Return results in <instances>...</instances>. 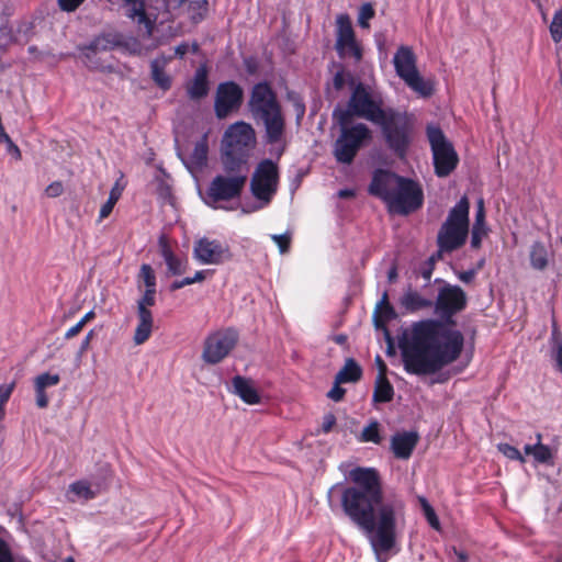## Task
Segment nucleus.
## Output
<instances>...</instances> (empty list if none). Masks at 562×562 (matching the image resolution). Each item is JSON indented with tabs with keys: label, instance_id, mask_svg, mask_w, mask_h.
<instances>
[{
	"label": "nucleus",
	"instance_id": "1",
	"mask_svg": "<svg viewBox=\"0 0 562 562\" xmlns=\"http://www.w3.org/2000/svg\"><path fill=\"white\" fill-rule=\"evenodd\" d=\"M353 485L345 488V514L368 535L378 562L387 561L405 525V506L396 497H384L378 472L357 468L350 472Z\"/></svg>",
	"mask_w": 562,
	"mask_h": 562
},
{
	"label": "nucleus",
	"instance_id": "2",
	"mask_svg": "<svg viewBox=\"0 0 562 562\" xmlns=\"http://www.w3.org/2000/svg\"><path fill=\"white\" fill-rule=\"evenodd\" d=\"M463 346V334L437 319L413 323L400 344L404 369L415 375L439 372L460 357Z\"/></svg>",
	"mask_w": 562,
	"mask_h": 562
},
{
	"label": "nucleus",
	"instance_id": "3",
	"mask_svg": "<svg viewBox=\"0 0 562 562\" xmlns=\"http://www.w3.org/2000/svg\"><path fill=\"white\" fill-rule=\"evenodd\" d=\"M351 86L347 109L336 111L349 112L350 119L357 116L380 126L387 146L396 154L404 155L413 128L412 115L386 106L382 92L374 86L353 81Z\"/></svg>",
	"mask_w": 562,
	"mask_h": 562
},
{
	"label": "nucleus",
	"instance_id": "4",
	"mask_svg": "<svg viewBox=\"0 0 562 562\" xmlns=\"http://www.w3.org/2000/svg\"><path fill=\"white\" fill-rule=\"evenodd\" d=\"M369 192L384 201L391 213L401 215L415 212L424 201L417 182L382 169L374 172Z\"/></svg>",
	"mask_w": 562,
	"mask_h": 562
},
{
	"label": "nucleus",
	"instance_id": "5",
	"mask_svg": "<svg viewBox=\"0 0 562 562\" xmlns=\"http://www.w3.org/2000/svg\"><path fill=\"white\" fill-rule=\"evenodd\" d=\"M248 109L252 119L265 126L266 142L280 148L285 147V119L276 92L268 82H259L251 89Z\"/></svg>",
	"mask_w": 562,
	"mask_h": 562
},
{
	"label": "nucleus",
	"instance_id": "6",
	"mask_svg": "<svg viewBox=\"0 0 562 562\" xmlns=\"http://www.w3.org/2000/svg\"><path fill=\"white\" fill-rule=\"evenodd\" d=\"M333 116L340 128L334 143V157L338 162L349 165L358 151L371 142L372 131L364 123H353L349 112L334 111Z\"/></svg>",
	"mask_w": 562,
	"mask_h": 562
},
{
	"label": "nucleus",
	"instance_id": "7",
	"mask_svg": "<svg viewBox=\"0 0 562 562\" xmlns=\"http://www.w3.org/2000/svg\"><path fill=\"white\" fill-rule=\"evenodd\" d=\"M469 210L467 196L461 198L450 210L437 236L440 252H451L464 245L469 234Z\"/></svg>",
	"mask_w": 562,
	"mask_h": 562
},
{
	"label": "nucleus",
	"instance_id": "8",
	"mask_svg": "<svg viewBox=\"0 0 562 562\" xmlns=\"http://www.w3.org/2000/svg\"><path fill=\"white\" fill-rule=\"evenodd\" d=\"M393 64L397 76L416 93L429 97L434 91L432 83L425 80L416 67V57L408 46H400L394 55Z\"/></svg>",
	"mask_w": 562,
	"mask_h": 562
},
{
	"label": "nucleus",
	"instance_id": "9",
	"mask_svg": "<svg viewBox=\"0 0 562 562\" xmlns=\"http://www.w3.org/2000/svg\"><path fill=\"white\" fill-rule=\"evenodd\" d=\"M427 137L432 153L436 175L440 178L448 177L458 166L457 151L438 126L429 125Z\"/></svg>",
	"mask_w": 562,
	"mask_h": 562
},
{
	"label": "nucleus",
	"instance_id": "10",
	"mask_svg": "<svg viewBox=\"0 0 562 562\" xmlns=\"http://www.w3.org/2000/svg\"><path fill=\"white\" fill-rule=\"evenodd\" d=\"M279 181L278 166L270 159H265L257 166L251 181L250 190L254 196L269 203L277 192Z\"/></svg>",
	"mask_w": 562,
	"mask_h": 562
},
{
	"label": "nucleus",
	"instance_id": "11",
	"mask_svg": "<svg viewBox=\"0 0 562 562\" xmlns=\"http://www.w3.org/2000/svg\"><path fill=\"white\" fill-rule=\"evenodd\" d=\"M238 334L232 328L215 331L204 340L202 359L205 363L216 364L225 359L235 348Z\"/></svg>",
	"mask_w": 562,
	"mask_h": 562
},
{
	"label": "nucleus",
	"instance_id": "12",
	"mask_svg": "<svg viewBox=\"0 0 562 562\" xmlns=\"http://www.w3.org/2000/svg\"><path fill=\"white\" fill-rule=\"evenodd\" d=\"M435 282L442 283L437 299L434 301V311L438 316L449 319L465 308L467 294L460 286L449 284L440 279H436Z\"/></svg>",
	"mask_w": 562,
	"mask_h": 562
},
{
	"label": "nucleus",
	"instance_id": "13",
	"mask_svg": "<svg viewBox=\"0 0 562 562\" xmlns=\"http://www.w3.org/2000/svg\"><path fill=\"white\" fill-rule=\"evenodd\" d=\"M335 48L340 58H351L355 63H359L362 59V47L356 38L348 14H339L336 18Z\"/></svg>",
	"mask_w": 562,
	"mask_h": 562
},
{
	"label": "nucleus",
	"instance_id": "14",
	"mask_svg": "<svg viewBox=\"0 0 562 562\" xmlns=\"http://www.w3.org/2000/svg\"><path fill=\"white\" fill-rule=\"evenodd\" d=\"M246 182L241 177L215 176L206 190V203L216 207L218 202L238 199Z\"/></svg>",
	"mask_w": 562,
	"mask_h": 562
},
{
	"label": "nucleus",
	"instance_id": "15",
	"mask_svg": "<svg viewBox=\"0 0 562 562\" xmlns=\"http://www.w3.org/2000/svg\"><path fill=\"white\" fill-rule=\"evenodd\" d=\"M256 144V133L249 123L244 121L232 124L223 136L222 148L238 154H247Z\"/></svg>",
	"mask_w": 562,
	"mask_h": 562
},
{
	"label": "nucleus",
	"instance_id": "16",
	"mask_svg": "<svg viewBox=\"0 0 562 562\" xmlns=\"http://www.w3.org/2000/svg\"><path fill=\"white\" fill-rule=\"evenodd\" d=\"M193 256L203 265H221L231 260L233 254L227 243L203 237L195 241Z\"/></svg>",
	"mask_w": 562,
	"mask_h": 562
},
{
	"label": "nucleus",
	"instance_id": "17",
	"mask_svg": "<svg viewBox=\"0 0 562 562\" xmlns=\"http://www.w3.org/2000/svg\"><path fill=\"white\" fill-rule=\"evenodd\" d=\"M244 98V91L239 85L234 81L222 82L217 86L214 110L218 119H225L231 113L237 111Z\"/></svg>",
	"mask_w": 562,
	"mask_h": 562
},
{
	"label": "nucleus",
	"instance_id": "18",
	"mask_svg": "<svg viewBox=\"0 0 562 562\" xmlns=\"http://www.w3.org/2000/svg\"><path fill=\"white\" fill-rule=\"evenodd\" d=\"M247 154H238L222 148V167L223 176L241 177L244 181H247L249 167L247 164Z\"/></svg>",
	"mask_w": 562,
	"mask_h": 562
},
{
	"label": "nucleus",
	"instance_id": "19",
	"mask_svg": "<svg viewBox=\"0 0 562 562\" xmlns=\"http://www.w3.org/2000/svg\"><path fill=\"white\" fill-rule=\"evenodd\" d=\"M419 436L416 431H402L396 432L391 438V450L395 458L407 460L411 458Z\"/></svg>",
	"mask_w": 562,
	"mask_h": 562
},
{
	"label": "nucleus",
	"instance_id": "20",
	"mask_svg": "<svg viewBox=\"0 0 562 562\" xmlns=\"http://www.w3.org/2000/svg\"><path fill=\"white\" fill-rule=\"evenodd\" d=\"M400 305L406 313H416L434 308V301L423 296L412 286H408L400 297Z\"/></svg>",
	"mask_w": 562,
	"mask_h": 562
},
{
	"label": "nucleus",
	"instance_id": "21",
	"mask_svg": "<svg viewBox=\"0 0 562 562\" xmlns=\"http://www.w3.org/2000/svg\"><path fill=\"white\" fill-rule=\"evenodd\" d=\"M209 72L205 65H201L193 78L187 83V93L191 100H200L209 93Z\"/></svg>",
	"mask_w": 562,
	"mask_h": 562
},
{
	"label": "nucleus",
	"instance_id": "22",
	"mask_svg": "<svg viewBox=\"0 0 562 562\" xmlns=\"http://www.w3.org/2000/svg\"><path fill=\"white\" fill-rule=\"evenodd\" d=\"M171 60V56L160 55L150 63L151 79L162 90H169L171 87V77L165 71Z\"/></svg>",
	"mask_w": 562,
	"mask_h": 562
},
{
	"label": "nucleus",
	"instance_id": "23",
	"mask_svg": "<svg viewBox=\"0 0 562 562\" xmlns=\"http://www.w3.org/2000/svg\"><path fill=\"white\" fill-rule=\"evenodd\" d=\"M234 393L238 395L245 403L254 405L260 402V395L251 380L236 375L233 379Z\"/></svg>",
	"mask_w": 562,
	"mask_h": 562
},
{
	"label": "nucleus",
	"instance_id": "24",
	"mask_svg": "<svg viewBox=\"0 0 562 562\" xmlns=\"http://www.w3.org/2000/svg\"><path fill=\"white\" fill-rule=\"evenodd\" d=\"M154 329L153 313L137 312V326L134 331L133 341L139 346L146 342L151 336Z\"/></svg>",
	"mask_w": 562,
	"mask_h": 562
},
{
	"label": "nucleus",
	"instance_id": "25",
	"mask_svg": "<svg viewBox=\"0 0 562 562\" xmlns=\"http://www.w3.org/2000/svg\"><path fill=\"white\" fill-rule=\"evenodd\" d=\"M487 229L485 227V210L484 201L480 199L476 205L475 222L472 227L471 246L479 248L481 246L482 238L486 236Z\"/></svg>",
	"mask_w": 562,
	"mask_h": 562
},
{
	"label": "nucleus",
	"instance_id": "26",
	"mask_svg": "<svg viewBox=\"0 0 562 562\" xmlns=\"http://www.w3.org/2000/svg\"><path fill=\"white\" fill-rule=\"evenodd\" d=\"M161 256L171 274L180 276L187 271L189 265L188 259L177 257L167 244H161Z\"/></svg>",
	"mask_w": 562,
	"mask_h": 562
},
{
	"label": "nucleus",
	"instance_id": "27",
	"mask_svg": "<svg viewBox=\"0 0 562 562\" xmlns=\"http://www.w3.org/2000/svg\"><path fill=\"white\" fill-rule=\"evenodd\" d=\"M524 452L527 456H532L535 462L537 463H553V452L551 448L543 445L542 442H536L535 445H526L524 447Z\"/></svg>",
	"mask_w": 562,
	"mask_h": 562
},
{
	"label": "nucleus",
	"instance_id": "28",
	"mask_svg": "<svg viewBox=\"0 0 562 562\" xmlns=\"http://www.w3.org/2000/svg\"><path fill=\"white\" fill-rule=\"evenodd\" d=\"M188 2L187 14L194 24L202 22L209 13L207 0H179L180 4Z\"/></svg>",
	"mask_w": 562,
	"mask_h": 562
},
{
	"label": "nucleus",
	"instance_id": "29",
	"mask_svg": "<svg viewBox=\"0 0 562 562\" xmlns=\"http://www.w3.org/2000/svg\"><path fill=\"white\" fill-rule=\"evenodd\" d=\"M393 395L394 390L392 384L385 378V374L381 372L375 381L373 401L376 403H387L392 401Z\"/></svg>",
	"mask_w": 562,
	"mask_h": 562
},
{
	"label": "nucleus",
	"instance_id": "30",
	"mask_svg": "<svg viewBox=\"0 0 562 562\" xmlns=\"http://www.w3.org/2000/svg\"><path fill=\"white\" fill-rule=\"evenodd\" d=\"M95 487L97 490L94 491L87 481H77L69 485V493L74 494L77 499L89 501L94 498L106 486L97 484Z\"/></svg>",
	"mask_w": 562,
	"mask_h": 562
},
{
	"label": "nucleus",
	"instance_id": "31",
	"mask_svg": "<svg viewBox=\"0 0 562 562\" xmlns=\"http://www.w3.org/2000/svg\"><path fill=\"white\" fill-rule=\"evenodd\" d=\"M529 257L533 269L544 270L548 267L549 254L547 247L542 243L536 241L532 244Z\"/></svg>",
	"mask_w": 562,
	"mask_h": 562
},
{
	"label": "nucleus",
	"instance_id": "32",
	"mask_svg": "<svg viewBox=\"0 0 562 562\" xmlns=\"http://www.w3.org/2000/svg\"><path fill=\"white\" fill-rule=\"evenodd\" d=\"M362 374L361 368L353 359H347L344 368L337 373V383L357 382Z\"/></svg>",
	"mask_w": 562,
	"mask_h": 562
},
{
	"label": "nucleus",
	"instance_id": "33",
	"mask_svg": "<svg viewBox=\"0 0 562 562\" xmlns=\"http://www.w3.org/2000/svg\"><path fill=\"white\" fill-rule=\"evenodd\" d=\"M395 316L393 307L389 303L387 293L385 292L376 305L374 312V322L376 327H382L386 321Z\"/></svg>",
	"mask_w": 562,
	"mask_h": 562
},
{
	"label": "nucleus",
	"instance_id": "34",
	"mask_svg": "<svg viewBox=\"0 0 562 562\" xmlns=\"http://www.w3.org/2000/svg\"><path fill=\"white\" fill-rule=\"evenodd\" d=\"M207 136L204 135L199 142L195 143L193 151L191 154V162L196 167H202L207 160Z\"/></svg>",
	"mask_w": 562,
	"mask_h": 562
},
{
	"label": "nucleus",
	"instance_id": "35",
	"mask_svg": "<svg viewBox=\"0 0 562 562\" xmlns=\"http://www.w3.org/2000/svg\"><path fill=\"white\" fill-rule=\"evenodd\" d=\"M551 341L553 358L557 362L559 371L562 372V334L560 333L555 324H553Z\"/></svg>",
	"mask_w": 562,
	"mask_h": 562
},
{
	"label": "nucleus",
	"instance_id": "36",
	"mask_svg": "<svg viewBox=\"0 0 562 562\" xmlns=\"http://www.w3.org/2000/svg\"><path fill=\"white\" fill-rule=\"evenodd\" d=\"M359 440L361 442H373L380 443V424L378 420H371L368 426H366L360 435Z\"/></svg>",
	"mask_w": 562,
	"mask_h": 562
},
{
	"label": "nucleus",
	"instance_id": "37",
	"mask_svg": "<svg viewBox=\"0 0 562 562\" xmlns=\"http://www.w3.org/2000/svg\"><path fill=\"white\" fill-rule=\"evenodd\" d=\"M156 304V289H146L143 295L137 300V312L153 313L150 307Z\"/></svg>",
	"mask_w": 562,
	"mask_h": 562
},
{
	"label": "nucleus",
	"instance_id": "38",
	"mask_svg": "<svg viewBox=\"0 0 562 562\" xmlns=\"http://www.w3.org/2000/svg\"><path fill=\"white\" fill-rule=\"evenodd\" d=\"M59 382H60V376L57 373L52 374V373L45 372V373L37 375L34 379V385L41 386L45 390L47 387L57 385Z\"/></svg>",
	"mask_w": 562,
	"mask_h": 562
},
{
	"label": "nucleus",
	"instance_id": "39",
	"mask_svg": "<svg viewBox=\"0 0 562 562\" xmlns=\"http://www.w3.org/2000/svg\"><path fill=\"white\" fill-rule=\"evenodd\" d=\"M552 40L559 43L562 40V9L558 10L550 24Z\"/></svg>",
	"mask_w": 562,
	"mask_h": 562
},
{
	"label": "nucleus",
	"instance_id": "40",
	"mask_svg": "<svg viewBox=\"0 0 562 562\" xmlns=\"http://www.w3.org/2000/svg\"><path fill=\"white\" fill-rule=\"evenodd\" d=\"M138 277L144 282L146 289H156V276L149 265L144 263L140 267Z\"/></svg>",
	"mask_w": 562,
	"mask_h": 562
},
{
	"label": "nucleus",
	"instance_id": "41",
	"mask_svg": "<svg viewBox=\"0 0 562 562\" xmlns=\"http://www.w3.org/2000/svg\"><path fill=\"white\" fill-rule=\"evenodd\" d=\"M497 449L509 460H516L519 461L520 463L526 462V459L520 453V451L516 447L510 446L509 443H498Z\"/></svg>",
	"mask_w": 562,
	"mask_h": 562
},
{
	"label": "nucleus",
	"instance_id": "42",
	"mask_svg": "<svg viewBox=\"0 0 562 562\" xmlns=\"http://www.w3.org/2000/svg\"><path fill=\"white\" fill-rule=\"evenodd\" d=\"M375 14V11L371 3H364L361 5L358 15V23L362 29H368L370 26L369 20H371Z\"/></svg>",
	"mask_w": 562,
	"mask_h": 562
},
{
	"label": "nucleus",
	"instance_id": "43",
	"mask_svg": "<svg viewBox=\"0 0 562 562\" xmlns=\"http://www.w3.org/2000/svg\"><path fill=\"white\" fill-rule=\"evenodd\" d=\"M420 504H422L425 517H426L427 521L429 522V525L434 529L439 530L440 522H439V519H438L434 508L430 506V504L425 498H420Z\"/></svg>",
	"mask_w": 562,
	"mask_h": 562
},
{
	"label": "nucleus",
	"instance_id": "44",
	"mask_svg": "<svg viewBox=\"0 0 562 562\" xmlns=\"http://www.w3.org/2000/svg\"><path fill=\"white\" fill-rule=\"evenodd\" d=\"M441 257V252L438 251L437 255H432L431 257H429L427 259V261H425L423 263V266L420 267V274L422 277L429 281L431 276H432V272H434V269H435V262L437 259H439Z\"/></svg>",
	"mask_w": 562,
	"mask_h": 562
},
{
	"label": "nucleus",
	"instance_id": "45",
	"mask_svg": "<svg viewBox=\"0 0 562 562\" xmlns=\"http://www.w3.org/2000/svg\"><path fill=\"white\" fill-rule=\"evenodd\" d=\"M15 387V382L10 384L0 385V419L3 417V406L10 398L13 390Z\"/></svg>",
	"mask_w": 562,
	"mask_h": 562
},
{
	"label": "nucleus",
	"instance_id": "46",
	"mask_svg": "<svg viewBox=\"0 0 562 562\" xmlns=\"http://www.w3.org/2000/svg\"><path fill=\"white\" fill-rule=\"evenodd\" d=\"M271 238L278 245L281 254L288 252L291 244V235L289 233L272 235Z\"/></svg>",
	"mask_w": 562,
	"mask_h": 562
},
{
	"label": "nucleus",
	"instance_id": "47",
	"mask_svg": "<svg viewBox=\"0 0 562 562\" xmlns=\"http://www.w3.org/2000/svg\"><path fill=\"white\" fill-rule=\"evenodd\" d=\"M64 192V186L61 181H54L48 184L45 189V193L48 198L60 196Z\"/></svg>",
	"mask_w": 562,
	"mask_h": 562
},
{
	"label": "nucleus",
	"instance_id": "48",
	"mask_svg": "<svg viewBox=\"0 0 562 562\" xmlns=\"http://www.w3.org/2000/svg\"><path fill=\"white\" fill-rule=\"evenodd\" d=\"M34 390H35V395H36V405L40 408H46L49 403V398L46 394V390L41 386H37V385H34Z\"/></svg>",
	"mask_w": 562,
	"mask_h": 562
},
{
	"label": "nucleus",
	"instance_id": "49",
	"mask_svg": "<svg viewBox=\"0 0 562 562\" xmlns=\"http://www.w3.org/2000/svg\"><path fill=\"white\" fill-rule=\"evenodd\" d=\"M155 187L160 199L166 200L170 196V188L161 178L155 180Z\"/></svg>",
	"mask_w": 562,
	"mask_h": 562
},
{
	"label": "nucleus",
	"instance_id": "50",
	"mask_svg": "<svg viewBox=\"0 0 562 562\" xmlns=\"http://www.w3.org/2000/svg\"><path fill=\"white\" fill-rule=\"evenodd\" d=\"M0 562H14L9 544L0 538Z\"/></svg>",
	"mask_w": 562,
	"mask_h": 562
},
{
	"label": "nucleus",
	"instance_id": "51",
	"mask_svg": "<svg viewBox=\"0 0 562 562\" xmlns=\"http://www.w3.org/2000/svg\"><path fill=\"white\" fill-rule=\"evenodd\" d=\"M339 384H340V383H337V382L335 381L334 386H333V387H331V390L327 393V396H328L330 400L335 401V402H339V401H341V400L344 398V396H345V393H346V390H345V389H342Z\"/></svg>",
	"mask_w": 562,
	"mask_h": 562
},
{
	"label": "nucleus",
	"instance_id": "52",
	"mask_svg": "<svg viewBox=\"0 0 562 562\" xmlns=\"http://www.w3.org/2000/svg\"><path fill=\"white\" fill-rule=\"evenodd\" d=\"M85 0H58L61 10L71 12L75 11Z\"/></svg>",
	"mask_w": 562,
	"mask_h": 562
},
{
	"label": "nucleus",
	"instance_id": "53",
	"mask_svg": "<svg viewBox=\"0 0 562 562\" xmlns=\"http://www.w3.org/2000/svg\"><path fill=\"white\" fill-rule=\"evenodd\" d=\"M115 204H116V202L112 201L111 199H108V201L100 209V213H99L100 222L103 221L104 218H106L111 214Z\"/></svg>",
	"mask_w": 562,
	"mask_h": 562
},
{
	"label": "nucleus",
	"instance_id": "54",
	"mask_svg": "<svg viewBox=\"0 0 562 562\" xmlns=\"http://www.w3.org/2000/svg\"><path fill=\"white\" fill-rule=\"evenodd\" d=\"M346 83V74L344 70L337 71L333 78V86L336 90H341Z\"/></svg>",
	"mask_w": 562,
	"mask_h": 562
},
{
	"label": "nucleus",
	"instance_id": "55",
	"mask_svg": "<svg viewBox=\"0 0 562 562\" xmlns=\"http://www.w3.org/2000/svg\"><path fill=\"white\" fill-rule=\"evenodd\" d=\"M336 424V417L333 415V414H326L324 416V420H323V424H322V429L324 432H329L334 425Z\"/></svg>",
	"mask_w": 562,
	"mask_h": 562
},
{
	"label": "nucleus",
	"instance_id": "56",
	"mask_svg": "<svg viewBox=\"0 0 562 562\" xmlns=\"http://www.w3.org/2000/svg\"><path fill=\"white\" fill-rule=\"evenodd\" d=\"M7 144V150L11 154L16 160L21 159V150L20 148L12 142L11 138L4 142Z\"/></svg>",
	"mask_w": 562,
	"mask_h": 562
},
{
	"label": "nucleus",
	"instance_id": "57",
	"mask_svg": "<svg viewBox=\"0 0 562 562\" xmlns=\"http://www.w3.org/2000/svg\"><path fill=\"white\" fill-rule=\"evenodd\" d=\"M123 190L124 188L119 182H116L110 191L109 199L117 202L122 195Z\"/></svg>",
	"mask_w": 562,
	"mask_h": 562
},
{
	"label": "nucleus",
	"instance_id": "58",
	"mask_svg": "<svg viewBox=\"0 0 562 562\" xmlns=\"http://www.w3.org/2000/svg\"><path fill=\"white\" fill-rule=\"evenodd\" d=\"M475 274H476L475 270L471 269V270L459 272L458 278L460 281H462L464 283H470L474 280Z\"/></svg>",
	"mask_w": 562,
	"mask_h": 562
},
{
	"label": "nucleus",
	"instance_id": "59",
	"mask_svg": "<svg viewBox=\"0 0 562 562\" xmlns=\"http://www.w3.org/2000/svg\"><path fill=\"white\" fill-rule=\"evenodd\" d=\"M190 50V44L189 43H181L175 48V56L178 58H183L186 54Z\"/></svg>",
	"mask_w": 562,
	"mask_h": 562
},
{
	"label": "nucleus",
	"instance_id": "60",
	"mask_svg": "<svg viewBox=\"0 0 562 562\" xmlns=\"http://www.w3.org/2000/svg\"><path fill=\"white\" fill-rule=\"evenodd\" d=\"M190 284H192V280L190 277H187L182 280H177V281L172 282L170 285V290L176 291V290H179V289H181L186 285H190Z\"/></svg>",
	"mask_w": 562,
	"mask_h": 562
},
{
	"label": "nucleus",
	"instance_id": "61",
	"mask_svg": "<svg viewBox=\"0 0 562 562\" xmlns=\"http://www.w3.org/2000/svg\"><path fill=\"white\" fill-rule=\"evenodd\" d=\"M94 336V333L93 330H90L87 336L85 337V339L82 340L81 345H80V349H79V352L80 353H83L86 352L89 348H90V342L92 340Z\"/></svg>",
	"mask_w": 562,
	"mask_h": 562
},
{
	"label": "nucleus",
	"instance_id": "62",
	"mask_svg": "<svg viewBox=\"0 0 562 562\" xmlns=\"http://www.w3.org/2000/svg\"><path fill=\"white\" fill-rule=\"evenodd\" d=\"M83 326L78 322L76 325H74L72 327H70L66 334H65V338L66 339H71L74 338L75 336H77L81 330H82Z\"/></svg>",
	"mask_w": 562,
	"mask_h": 562
},
{
	"label": "nucleus",
	"instance_id": "63",
	"mask_svg": "<svg viewBox=\"0 0 562 562\" xmlns=\"http://www.w3.org/2000/svg\"><path fill=\"white\" fill-rule=\"evenodd\" d=\"M106 42L105 37H98L91 45L89 46V49L98 50V49H106L108 46L104 44Z\"/></svg>",
	"mask_w": 562,
	"mask_h": 562
},
{
	"label": "nucleus",
	"instance_id": "64",
	"mask_svg": "<svg viewBox=\"0 0 562 562\" xmlns=\"http://www.w3.org/2000/svg\"><path fill=\"white\" fill-rule=\"evenodd\" d=\"M95 314L93 311L88 312L80 321L79 323L85 327L87 323L92 321L94 318Z\"/></svg>",
	"mask_w": 562,
	"mask_h": 562
}]
</instances>
